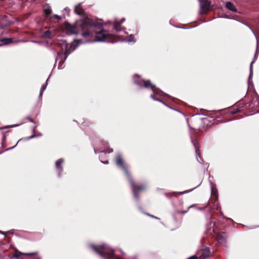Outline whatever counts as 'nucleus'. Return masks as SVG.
Listing matches in <instances>:
<instances>
[{
	"label": "nucleus",
	"mask_w": 259,
	"mask_h": 259,
	"mask_svg": "<svg viewBox=\"0 0 259 259\" xmlns=\"http://www.w3.org/2000/svg\"><path fill=\"white\" fill-rule=\"evenodd\" d=\"M52 35L53 33L51 31L47 30L43 33L42 37L44 38L51 39L52 37Z\"/></svg>",
	"instance_id": "obj_21"
},
{
	"label": "nucleus",
	"mask_w": 259,
	"mask_h": 259,
	"mask_svg": "<svg viewBox=\"0 0 259 259\" xmlns=\"http://www.w3.org/2000/svg\"><path fill=\"white\" fill-rule=\"evenodd\" d=\"M125 21V18H122L119 21H115L114 23L113 28L117 31H121L120 29V25Z\"/></svg>",
	"instance_id": "obj_16"
},
{
	"label": "nucleus",
	"mask_w": 259,
	"mask_h": 259,
	"mask_svg": "<svg viewBox=\"0 0 259 259\" xmlns=\"http://www.w3.org/2000/svg\"><path fill=\"white\" fill-rule=\"evenodd\" d=\"M133 82L135 84L137 85L139 89L142 90L144 88L149 89L151 86V81L150 80H145L138 74H135L133 76Z\"/></svg>",
	"instance_id": "obj_3"
},
{
	"label": "nucleus",
	"mask_w": 259,
	"mask_h": 259,
	"mask_svg": "<svg viewBox=\"0 0 259 259\" xmlns=\"http://www.w3.org/2000/svg\"><path fill=\"white\" fill-rule=\"evenodd\" d=\"M226 7L229 10L233 12H237V10L235 5L231 2H227L226 3Z\"/></svg>",
	"instance_id": "obj_17"
},
{
	"label": "nucleus",
	"mask_w": 259,
	"mask_h": 259,
	"mask_svg": "<svg viewBox=\"0 0 259 259\" xmlns=\"http://www.w3.org/2000/svg\"><path fill=\"white\" fill-rule=\"evenodd\" d=\"M0 233H1V234H2L3 235H4V238H5V233H4V232H3V231H1V230H0Z\"/></svg>",
	"instance_id": "obj_42"
},
{
	"label": "nucleus",
	"mask_w": 259,
	"mask_h": 259,
	"mask_svg": "<svg viewBox=\"0 0 259 259\" xmlns=\"http://www.w3.org/2000/svg\"><path fill=\"white\" fill-rule=\"evenodd\" d=\"M41 95H42V94H40V93L39 92V96H38L39 98H40Z\"/></svg>",
	"instance_id": "obj_48"
},
{
	"label": "nucleus",
	"mask_w": 259,
	"mask_h": 259,
	"mask_svg": "<svg viewBox=\"0 0 259 259\" xmlns=\"http://www.w3.org/2000/svg\"><path fill=\"white\" fill-rule=\"evenodd\" d=\"M83 124H84V125H87V124H86V123L84 121L83 123Z\"/></svg>",
	"instance_id": "obj_52"
},
{
	"label": "nucleus",
	"mask_w": 259,
	"mask_h": 259,
	"mask_svg": "<svg viewBox=\"0 0 259 259\" xmlns=\"http://www.w3.org/2000/svg\"><path fill=\"white\" fill-rule=\"evenodd\" d=\"M193 206H194V205H191V206L188 207L187 210L181 211V213L185 214V213H187L188 212V210L189 209V208L193 207Z\"/></svg>",
	"instance_id": "obj_32"
},
{
	"label": "nucleus",
	"mask_w": 259,
	"mask_h": 259,
	"mask_svg": "<svg viewBox=\"0 0 259 259\" xmlns=\"http://www.w3.org/2000/svg\"><path fill=\"white\" fill-rule=\"evenodd\" d=\"M58 45L61 48L62 52H57V56L55 61L56 63L57 61H59L62 62V64H64L68 55L70 54L72 52L74 51L75 48H73L71 51L69 52V50L71 47V45L68 44L66 40H61L59 41L58 42Z\"/></svg>",
	"instance_id": "obj_2"
},
{
	"label": "nucleus",
	"mask_w": 259,
	"mask_h": 259,
	"mask_svg": "<svg viewBox=\"0 0 259 259\" xmlns=\"http://www.w3.org/2000/svg\"><path fill=\"white\" fill-rule=\"evenodd\" d=\"M192 190H186V191H182V192H170V193H165V195L167 197L170 198L172 197H176L178 194L183 195V194L189 193V192H191Z\"/></svg>",
	"instance_id": "obj_11"
},
{
	"label": "nucleus",
	"mask_w": 259,
	"mask_h": 259,
	"mask_svg": "<svg viewBox=\"0 0 259 259\" xmlns=\"http://www.w3.org/2000/svg\"><path fill=\"white\" fill-rule=\"evenodd\" d=\"M36 136H38V137H40V136H42V134H41V133H39L38 134L36 135Z\"/></svg>",
	"instance_id": "obj_45"
},
{
	"label": "nucleus",
	"mask_w": 259,
	"mask_h": 259,
	"mask_svg": "<svg viewBox=\"0 0 259 259\" xmlns=\"http://www.w3.org/2000/svg\"><path fill=\"white\" fill-rule=\"evenodd\" d=\"M115 164L118 168H121L124 171L127 178L130 177L131 174L129 172L127 167L125 165V162L123 159L121 153H118L116 154L115 158Z\"/></svg>",
	"instance_id": "obj_5"
},
{
	"label": "nucleus",
	"mask_w": 259,
	"mask_h": 259,
	"mask_svg": "<svg viewBox=\"0 0 259 259\" xmlns=\"http://www.w3.org/2000/svg\"><path fill=\"white\" fill-rule=\"evenodd\" d=\"M176 27H178V28H184L183 27H180V26H176Z\"/></svg>",
	"instance_id": "obj_50"
},
{
	"label": "nucleus",
	"mask_w": 259,
	"mask_h": 259,
	"mask_svg": "<svg viewBox=\"0 0 259 259\" xmlns=\"http://www.w3.org/2000/svg\"><path fill=\"white\" fill-rule=\"evenodd\" d=\"M64 66L63 65V64H62V62H59V65H58V69H62L64 68Z\"/></svg>",
	"instance_id": "obj_34"
},
{
	"label": "nucleus",
	"mask_w": 259,
	"mask_h": 259,
	"mask_svg": "<svg viewBox=\"0 0 259 259\" xmlns=\"http://www.w3.org/2000/svg\"><path fill=\"white\" fill-rule=\"evenodd\" d=\"M197 255H193L192 256H191L188 257L187 259H197Z\"/></svg>",
	"instance_id": "obj_38"
},
{
	"label": "nucleus",
	"mask_w": 259,
	"mask_h": 259,
	"mask_svg": "<svg viewBox=\"0 0 259 259\" xmlns=\"http://www.w3.org/2000/svg\"><path fill=\"white\" fill-rule=\"evenodd\" d=\"M227 237V234L225 232H222L218 233L217 235L216 239L217 241L220 244H225L226 243V240Z\"/></svg>",
	"instance_id": "obj_10"
},
{
	"label": "nucleus",
	"mask_w": 259,
	"mask_h": 259,
	"mask_svg": "<svg viewBox=\"0 0 259 259\" xmlns=\"http://www.w3.org/2000/svg\"><path fill=\"white\" fill-rule=\"evenodd\" d=\"M244 24L246 26H247L251 30V32L254 35V36H255V37L256 38V51H255V54H254V58L253 59V61L251 62V63L250 64V67H249V75L248 79V86H249L251 84L253 83L252 81L251 80V78H252V75H253L252 65H253V64L254 63L255 60L257 58V51H258V45L257 37L256 36L255 33L254 32L253 30L249 25H247L246 24Z\"/></svg>",
	"instance_id": "obj_4"
},
{
	"label": "nucleus",
	"mask_w": 259,
	"mask_h": 259,
	"mask_svg": "<svg viewBox=\"0 0 259 259\" xmlns=\"http://www.w3.org/2000/svg\"><path fill=\"white\" fill-rule=\"evenodd\" d=\"M13 40L11 38H4L1 39V41L5 45H8L12 42Z\"/></svg>",
	"instance_id": "obj_23"
},
{
	"label": "nucleus",
	"mask_w": 259,
	"mask_h": 259,
	"mask_svg": "<svg viewBox=\"0 0 259 259\" xmlns=\"http://www.w3.org/2000/svg\"><path fill=\"white\" fill-rule=\"evenodd\" d=\"M21 139L19 140L18 141V142L16 143V144H15V145H14L13 147H10V148L6 149L5 151H9V150H11L13 149V148H14L17 146V145L18 144V142L20 141H21Z\"/></svg>",
	"instance_id": "obj_31"
},
{
	"label": "nucleus",
	"mask_w": 259,
	"mask_h": 259,
	"mask_svg": "<svg viewBox=\"0 0 259 259\" xmlns=\"http://www.w3.org/2000/svg\"><path fill=\"white\" fill-rule=\"evenodd\" d=\"M6 140V136L4 135L3 137V140L5 141Z\"/></svg>",
	"instance_id": "obj_46"
},
{
	"label": "nucleus",
	"mask_w": 259,
	"mask_h": 259,
	"mask_svg": "<svg viewBox=\"0 0 259 259\" xmlns=\"http://www.w3.org/2000/svg\"><path fill=\"white\" fill-rule=\"evenodd\" d=\"M126 41L128 42H136V40L134 38V35L133 34H131L129 36V38L126 40Z\"/></svg>",
	"instance_id": "obj_24"
},
{
	"label": "nucleus",
	"mask_w": 259,
	"mask_h": 259,
	"mask_svg": "<svg viewBox=\"0 0 259 259\" xmlns=\"http://www.w3.org/2000/svg\"><path fill=\"white\" fill-rule=\"evenodd\" d=\"M92 41L93 40L90 41L89 42H92ZM73 42L77 43V46L74 48L76 49V48L79 45L85 44L87 42H88L89 41H83L80 39H75L73 40Z\"/></svg>",
	"instance_id": "obj_22"
},
{
	"label": "nucleus",
	"mask_w": 259,
	"mask_h": 259,
	"mask_svg": "<svg viewBox=\"0 0 259 259\" xmlns=\"http://www.w3.org/2000/svg\"><path fill=\"white\" fill-rule=\"evenodd\" d=\"M179 213H181V210H177L175 211V212L173 214V218H174V219L176 221V215L177 214H179Z\"/></svg>",
	"instance_id": "obj_28"
},
{
	"label": "nucleus",
	"mask_w": 259,
	"mask_h": 259,
	"mask_svg": "<svg viewBox=\"0 0 259 259\" xmlns=\"http://www.w3.org/2000/svg\"><path fill=\"white\" fill-rule=\"evenodd\" d=\"M149 90H150L152 91V93H154V94H155L156 96H168L166 94L162 92L161 90L157 88L155 85L153 84L151 82V86L149 87Z\"/></svg>",
	"instance_id": "obj_9"
},
{
	"label": "nucleus",
	"mask_w": 259,
	"mask_h": 259,
	"mask_svg": "<svg viewBox=\"0 0 259 259\" xmlns=\"http://www.w3.org/2000/svg\"><path fill=\"white\" fill-rule=\"evenodd\" d=\"M64 28L69 35L80 34L84 38L96 35L95 39L92 42H105L107 39V34L103 28V24L89 17L77 21L74 25L65 22Z\"/></svg>",
	"instance_id": "obj_1"
},
{
	"label": "nucleus",
	"mask_w": 259,
	"mask_h": 259,
	"mask_svg": "<svg viewBox=\"0 0 259 259\" xmlns=\"http://www.w3.org/2000/svg\"><path fill=\"white\" fill-rule=\"evenodd\" d=\"M31 42L36 44H41V42L40 41L32 40Z\"/></svg>",
	"instance_id": "obj_39"
},
{
	"label": "nucleus",
	"mask_w": 259,
	"mask_h": 259,
	"mask_svg": "<svg viewBox=\"0 0 259 259\" xmlns=\"http://www.w3.org/2000/svg\"><path fill=\"white\" fill-rule=\"evenodd\" d=\"M47 84H46V85H42L41 86V87L40 88V94H42L44 91L45 90V89L47 88Z\"/></svg>",
	"instance_id": "obj_30"
},
{
	"label": "nucleus",
	"mask_w": 259,
	"mask_h": 259,
	"mask_svg": "<svg viewBox=\"0 0 259 259\" xmlns=\"http://www.w3.org/2000/svg\"><path fill=\"white\" fill-rule=\"evenodd\" d=\"M100 162L105 164H107L109 163L108 160H106V161L100 160Z\"/></svg>",
	"instance_id": "obj_40"
},
{
	"label": "nucleus",
	"mask_w": 259,
	"mask_h": 259,
	"mask_svg": "<svg viewBox=\"0 0 259 259\" xmlns=\"http://www.w3.org/2000/svg\"><path fill=\"white\" fill-rule=\"evenodd\" d=\"M138 209H139L140 210H141V209H142V207H141L140 206H138Z\"/></svg>",
	"instance_id": "obj_47"
},
{
	"label": "nucleus",
	"mask_w": 259,
	"mask_h": 259,
	"mask_svg": "<svg viewBox=\"0 0 259 259\" xmlns=\"http://www.w3.org/2000/svg\"><path fill=\"white\" fill-rule=\"evenodd\" d=\"M26 118L27 119H28V120L29 121H30L31 122H32V123H35L34 120L33 119H32L31 117H30L29 116H27V117H26Z\"/></svg>",
	"instance_id": "obj_36"
},
{
	"label": "nucleus",
	"mask_w": 259,
	"mask_h": 259,
	"mask_svg": "<svg viewBox=\"0 0 259 259\" xmlns=\"http://www.w3.org/2000/svg\"><path fill=\"white\" fill-rule=\"evenodd\" d=\"M200 3L199 14L207 13L210 10V3L208 0H198Z\"/></svg>",
	"instance_id": "obj_6"
},
{
	"label": "nucleus",
	"mask_w": 259,
	"mask_h": 259,
	"mask_svg": "<svg viewBox=\"0 0 259 259\" xmlns=\"http://www.w3.org/2000/svg\"><path fill=\"white\" fill-rule=\"evenodd\" d=\"M145 213L146 215H148V216H149V217H151V218H154V219H157V220H159V218H157V217H155V216H154V215H153L150 214H149V213H146V212H145Z\"/></svg>",
	"instance_id": "obj_35"
},
{
	"label": "nucleus",
	"mask_w": 259,
	"mask_h": 259,
	"mask_svg": "<svg viewBox=\"0 0 259 259\" xmlns=\"http://www.w3.org/2000/svg\"><path fill=\"white\" fill-rule=\"evenodd\" d=\"M210 254V250L208 247L204 248L201 252V256L203 258H205L208 257Z\"/></svg>",
	"instance_id": "obj_18"
},
{
	"label": "nucleus",
	"mask_w": 259,
	"mask_h": 259,
	"mask_svg": "<svg viewBox=\"0 0 259 259\" xmlns=\"http://www.w3.org/2000/svg\"><path fill=\"white\" fill-rule=\"evenodd\" d=\"M191 142L193 144V145H194V147H195V153H196V158H197V161L201 163L203 162V159H202V158L200 157V155H199V149L196 146V143L194 142V141L193 140L192 138H191Z\"/></svg>",
	"instance_id": "obj_12"
},
{
	"label": "nucleus",
	"mask_w": 259,
	"mask_h": 259,
	"mask_svg": "<svg viewBox=\"0 0 259 259\" xmlns=\"http://www.w3.org/2000/svg\"><path fill=\"white\" fill-rule=\"evenodd\" d=\"M53 18H55L56 19H58V20H61V17L58 15H54L53 16H52Z\"/></svg>",
	"instance_id": "obj_37"
},
{
	"label": "nucleus",
	"mask_w": 259,
	"mask_h": 259,
	"mask_svg": "<svg viewBox=\"0 0 259 259\" xmlns=\"http://www.w3.org/2000/svg\"><path fill=\"white\" fill-rule=\"evenodd\" d=\"M35 137H38V136H36V135L33 134V135H31V136H30V137H27L26 138V140H29L32 139L33 138H35Z\"/></svg>",
	"instance_id": "obj_33"
},
{
	"label": "nucleus",
	"mask_w": 259,
	"mask_h": 259,
	"mask_svg": "<svg viewBox=\"0 0 259 259\" xmlns=\"http://www.w3.org/2000/svg\"><path fill=\"white\" fill-rule=\"evenodd\" d=\"M211 184V194H213L215 195L216 196H218V191L217 190H215L214 191H213V188L212 185V183H210Z\"/></svg>",
	"instance_id": "obj_27"
},
{
	"label": "nucleus",
	"mask_w": 259,
	"mask_h": 259,
	"mask_svg": "<svg viewBox=\"0 0 259 259\" xmlns=\"http://www.w3.org/2000/svg\"><path fill=\"white\" fill-rule=\"evenodd\" d=\"M94 152L96 154H97V153H111L113 152V150L112 148H109L106 151H100V149H98V148L97 147H94Z\"/></svg>",
	"instance_id": "obj_20"
},
{
	"label": "nucleus",
	"mask_w": 259,
	"mask_h": 259,
	"mask_svg": "<svg viewBox=\"0 0 259 259\" xmlns=\"http://www.w3.org/2000/svg\"><path fill=\"white\" fill-rule=\"evenodd\" d=\"M5 151H0V154H2V153H3Z\"/></svg>",
	"instance_id": "obj_51"
},
{
	"label": "nucleus",
	"mask_w": 259,
	"mask_h": 259,
	"mask_svg": "<svg viewBox=\"0 0 259 259\" xmlns=\"http://www.w3.org/2000/svg\"><path fill=\"white\" fill-rule=\"evenodd\" d=\"M102 145L103 146V148H108V143L105 141L101 142Z\"/></svg>",
	"instance_id": "obj_29"
},
{
	"label": "nucleus",
	"mask_w": 259,
	"mask_h": 259,
	"mask_svg": "<svg viewBox=\"0 0 259 259\" xmlns=\"http://www.w3.org/2000/svg\"><path fill=\"white\" fill-rule=\"evenodd\" d=\"M19 124H13L10 125H7L4 127H0V130L4 129V128H8L11 127H14L18 126Z\"/></svg>",
	"instance_id": "obj_26"
},
{
	"label": "nucleus",
	"mask_w": 259,
	"mask_h": 259,
	"mask_svg": "<svg viewBox=\"0 0 259 259\" xmlns=\"http://www.w3.org/2000/svg\"><path fill=\"white\" fill-rule=\"evenodd\" d=\"M36 254H37L36 252L23 253L17 250V251H16V253L13 255L12 257L18 259L21 254H24V255H28V256H31V255H35Z\"/></svg>",
	"instance_id": "obj_14"
},
{
	"label": "nucleus",
	"mask_w": 259,
	"mask_h": 259,
	"mask_svg": "<svg viewBox=\"0 0 259 259\" xmlns=\"http://www.w3.org/2000/svg\"><path fill=\"white\" fill-rule=\"evenodd\" d=\"M128 181L130 183L132 190H135L139 191L145 190L147 188V185L146 184L137 185L136 184L132 179L131 175L127 177Z\"/></svg>",
	"instance_id": "obj_7"
},
{
	"label": "nucleus",
	"mask_w": 259,
	"mask_h": 259,
	"mask_svg": "<svg viewBox=\"0 0 259 259\" xmlns=\"http://www.w3.org/2000/svg\"><path fill=\"white\" fill-rule=\"evenodd\" d=\"M155 95H155V94H154V93H152V94L150 95V98H151V99H152L153 100H155V101H158V102H161V103H162L163 104H164V105H165V106H166L167 107H168V108H170V109H172V110H174V109L173 108H171V107H169V106H167V105H166V103H165L164 102H163L162 100H160V99H158V98H156L155 97ZM175 110L177 111H178V112H179V111H178V110H176V109H175Z\"/></svg>",
	"instance_id": "obj_19"
},
{
	"label": "nucleus",
	"mask_w": 259,
	"mask_h": 259,
	"mask_svg": "<svg viewBox=\"0 0 259 259\" xmlns=\"http://www.w3.org/2000/svg\"><path fill=\"white\" fill-rule=\"evenodd\" d=\"M64 162V160L63 158H60L55 162V167L59 178L61 177V174L63 171L62 164Z\"/></svg>",
	"instance_id": "obj_8"
},
{
	"label": "nucleus",
	"mask_w": 259,
	"mask_h": 259,
	"mask_svg": "<svg viewBox=\"0 0 259 259\" xmlns=\"http://www.w3.org/2000/svg\"><path fill=\"white\" fill-rule=\"evenodd\" d=\"M81 3L78 4L75 6L74 12L79 16H83L84 12V10L81 8Z\"/></svg>",
	"instance_id": "obj_15"
},
{
	"label": "nucleus",
	"mask_w": 259,
	"mask_h": 259,
	"mask_svg": "<svg viewBox=\"0 0 259 259\" xmlns=\"http://www.w3.org/2000/svg\"><path fill=\"white\" fill-rule=\"evenodd\" d=\"M12 24V22H9V23H8V24H9V25H11V24Z\"/></svg>",
	"instance_id": "obj_49"
},
{
	"label": "nucleus",
	"mask_w": 259,
	"mask_h": 259,
	"mask_svg": "<svg viewBox=\"0 0 259 259\" xmlns=\"http://www.w3.org/2000/svg\"><path fill=\"white\" fill-rule=\"evenodd\" d=\"M133 190L134 198H135V199L137 200V201H138L139 199V196L138 193L135 190Z\"/></svg>",
	"instance_id": "obj_25"
},
{
	"label": "nucleus",
	"mask_w": 259,
	"mask_h": 259,
	"mask_svg": "<svg viewBox=\"0 0 259 259\" xmlns=\"http://www.w3.org/2000/svg\"><path fill=\"white\" fill-rule=\"evenodd\" d=\"M239 112V110H236V111H233L231 112V113H232V114H234L237 113V112Z\"/></svg>",
	"instance_id": "obj_41"
},
{
	"label": "nucleus",
	"mask_w": 259,
	"mask_h": 259,
	"mask_svg": "<svg viewBox=\"0 0 259 259\" xmlns=\"http://www.w3.org/2000/svg\"><path fill=\"white\" fill-rule=\"evenodd\" d=\"M35 126L33 127L32 128V132L34 133L35 132Z\"/></svg>",
	"instance_id": "obj_43"
},
{
	"label": "nucleus",
	"mask_w": 259,
	"mask_h": 259,
	"mask_svg": "<svg viewBox=\"0 0 259 259\" xmlns=\"http://www.w3.org/2000/svg\"><path fill=\"white\" fill-rule=\"evenodd\" d=\"M64 10H65V11H69V8H68L66 7V8H65L64 9Z\"/></svg>",
	"instance_id": "obj_44"
},
{
	"label": "nucleus",
	"mask_w": 259,
	"mask_h": 259,
	"mask_svg": "<svg viewBox=\"0 0 259 259\" xmlns=\"http://www.w3.org/2000/svg\"><path fill=\"white\" fill-rule=\"evenodd\" d=\"M43 9L46 18H48L50 14L52 13L51 7L49 4H46L44 5Z\"/></svg>",
	"instance_id": "obj_13"
}]
</instances>
